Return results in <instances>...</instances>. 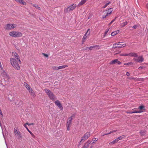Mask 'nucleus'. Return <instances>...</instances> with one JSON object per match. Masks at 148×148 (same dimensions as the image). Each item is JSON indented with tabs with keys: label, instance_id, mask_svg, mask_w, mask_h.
<instances>
[{
	"label": "nucleus",
	"instance_id": "1",
	"mask_svg": "<svg viewBox=\"0 0 148 148\" xmlns=\"http://www.w3.org/2000/svg\"><path fill=\"white\" fill-rule=\"evenodd\" d=\"M10 63L12 66L15 69L19 70L20 69L19 64V61L17 59H15L13 58H11L10 59Z\"/></svg>",
	"mask_w": 148,
	"mask_h": 148
},
{
	"label": "nucleus",
	"instance_id": "2",
	"mask_svg": "<svg viewBox=\"0 0 148 148\" xmlns=\"http://www.w3.org/2000/svg\"><path fill=\"white\" fill-rule=\"evenodd\" d=\"M45 91L47 93L49 98L52 100H55L56 98L53 93L47 89H45Z\"/></svg>",
	"mask_w": 148,
	"mask_h": 148
},
{
	"label": "nucleus",
	"instance_id": "3",
	"mask_svg": "<svg viewBox=\"0 0 148 148\" xmlns=\"http://www.w3.org/2000/svg\"><path fill=\"white\" fill-rule=\"evenodd\" d=\"M9 35L12 37H20L22 36V34L21 32H16L15 31H12L10 32L9 33Z\"/></svg>",
	"mask_w": 148,
	"mask_h": 148
},
{
	"label": "nucleus",
	"instance_id": "4",
	"mask_svg": "<svg viewBox=\"0 0 148 148\" xmlns=\"http://www.w3.org/2000/svg\"><path fill=\"white\" fill-rule=\"evenodd\" d=\"M77 6L76 4H73L72 5L69 6L67 8L64 9V11L65 12H67L71 11H72L76 8Z\"/></svg>",
	"mask_w": 148,
	"mask_h": 148
},
{
	"label": "nucleus",
	"instance_id": "5",
	"mask_svg": "<svg viewBox=\"0 0 148 148\" xmlns=\"http://www.w3.org/2000/svg\"><path fill=\"white\" fill-rule=\"evenodd\" d=\"M126 44H123V42H118L117 44L115 43L113 45V47L114 48L118 47L119 48H122L125 47Z\"/></svg>",
	"mask_w": 148,
	"mask_h": 148
},
{
	"label": "nucleus",
	"instance_id": "6",
	"mask_svg": "<svg viewBox=\"0 0 148 148\" xmlns=\"http://www.w3.org/2000/svg\"><path fill=\"white\" fill-rule=\"evenodd\" d=\"M16 25L14 24H8L5 25V28L8 30L12 29L15 28Z\"/></svg>",
	"mask_w": 148,
	"mask_h": 148
},
{
	"label": "nucleus",
	"instance_id": "7",
	"mask_svg": "<svg viewBox=\"0 0 148 148\" xmlns=\"http://www.w3.org/2000/svg\"><path fill=\"white\" fill-rule=\"evenodd\" d=\"M14 132L16 135V137L18 138H21V133L18 130H16L15 128L14 129Z\"/></svg>",
	"mask_w": 148,
	"mask_h": 148
},
{
	"label": "nucleus",
	"instance_id": "8",
	"mask_svg": "<svg viewBox=\"0 0 148 148\" xmlns=\"http://www.w3.org/2000/svg\"><path fill=\"white\" fill-rule=\"evenodd\" d=\"M134 60L136 62H141L144 61V58H143V56H140L138 57L137 58H134Z\"/></svg>",
	"mask_w": 148,
	"mask_h": 148
},
{
	"label": "nucleus",
	"instance_id": "9",
	"mask_svg": "<svg viewBox=\"0 0 148 148\" xmlns=\"http://www.w3.org/2000/svg\"><path fill=\"white\" fill-rule=\"evenodd\" d=\"M90 29H89L87 30V31L86 33L85 34V35L84 36L83 39H82V41L83 42H84L85 41V40H86L87 37L89 35H90Z\"/></svg>",
	"mask_w": 148,
	"mask_h": 148
},
{
	"label": "nucleus",
	"instance_id": "10",
	"mask_svg": "<svg viewBox=\"0 0 148 148\" xmlns=\"http://www.w3.org/2000/svg\"><path fill=\"white\" fill-rule=\"evenodd\" d=\"M12 56L13 57L15 58H16V59L18 60V61H19V63L20 64L21 63V62L20 60L19 56L17 53H16L15 52H12Z\"/></svg>",
	"mask_w": 148,
	"mask_h": 148
},
{
	"label": "nucleus",
	"instance_id": "11",
	"mask_svg": "<svg viewBox=\"0 0 148 148\" xmlns=\"http://www.w3.org/2000/svg\"><path fill=\"white\" fill-rule=\"evenodd\" d=\"M55 103L56 105L61 110H62L63 108L62 105L61 103L58 100H57L55 102Z\"/></svg>",
	"mask_w": 148,
	"mask_h": 148
},
{
	"label": "nucleus",
	"instance_id": "12",
	"mask_svg": "<svg viewBox=\"0 0 148 148\" xmlns=\"http://www.w3.org/2000/svg\"><path fill=\"white\" fill-rule=\"evenodd\" d=\"M90 133L89 132H86L82 137L81 140V141L85 140L87 139L90 136Z\"/></svg>",
	"mask_w": 148,
	"mask_h": 148
},
{
	"label": "nucleus",
	"instance_id": "13",
	"mask_svg": "<svg viewBox=\"0 0 148 148\" xmlns=\"http://www.w3.org/2000/svg\"><path fill=\"white\" fill-rule=\"evenodd\" d=\"M112 11V10L111 8L109 9L107 11L106 14V15H103L102 18H106L107 16L110 14Z\"/></svg>",
	"mask_w": 148,
	"mask_h": 148
},
{
	"label": "nucleus",
	"instance_id": "14",
	"mask_svg": "<svg viewBox=\"0 0 148 148\" xmlns=\"http://www.w3.org/2000/svg\"><path fill=\"white\" fill-rule=\"evenodd\" d=\"M1 74L4 79L8 80L9 78V76L4 71H3Z\"/></svg>",
	"mask_w": 148,
	"mask_h": 148
},
{
	"label": "nucleus",
	"instance_id": "15",
	"mask_svg": "<svg viewBox=\"0 0 148 148\" xmlns=\"http://www.w3.org/2000/svg\"><path fill=\"white\" fill-rule=\"evenodd\" d=\"M27 90H29V93H30L31 95L32 96L34 97L35 96V93L33 92L32 88L30 87Z\"/></svg>",
	"mask_w": 148,
	"mask_h": 148
},
{
	"label": "nucleus",
	"instance_id": "16",
	"mask_svg": "<svg viewBox=\"0 0 148 148\" xmlns=\"http://www.w3.org/2000/svg\"><path fill=\"white\" fill-rule=\"evenodd\" d=\"M100 46L99 45H95L92 46H91L87 47V49L91 50L93 48H96V49H99Z\"/></svg>",
	"mask_w": 148,
	"mask_h": 148
},
{
	"label": "nucleus",
	"instance_id": "17",
	"mask_svg": "<svg viewBox=\"0 0 148 148\" xmlns=\"http://www.w3.org/2000/svg\"><path fill=\"white\" fill-rule=\"evenodd\" d=\"M138 111H137V112H139L140 111L141 112H138V113H140L142 112H144L145 110L144 107L143 106H140L138 107Z\"/></svg>",
	"mask_w": 148,
	"mask_h": 148
},
{
	"label": "nucleus",
	"instance_id": "18",
	"mask_svg": "<svg viewBox=\"0 0 148 148\" xmlns=\"http://www.w3.org/2000/svg\"><path fill=\"white\" fill-rule=\"evenodd\" d=\"M128 56L134 57L138 56V54L132 52L128 54Z\"/></svg>",
	"mask_w": 148,
	"mask_h": 148
},
{
	"label": "nucleus",
	"instance_id": "19",
	"mask_svg": "<svg viewBox=\"0 0 148 148\" xmlns=\"http://www.w3.org/2000/svg\"><path fill=\"white\" fill-rule=\"evenodd\" d=\"M22 4L25 5L26 3L22 0H14Z\"/></svg>",
	"mask_w": 148,
	"mask_h": 148
},
{
	"label": "nucleus",
	"instance_id": "20",
	"mask_svg": "<svg viewBox=\"0 0 148 148\" xmlns=\"http://www.w3.org/2000/svg\"><path fill=\"white\" fill-rule=\"evenodd\" d=\"M87 0H82L77 5V6L80 7L84 4L86 1Z\"/></svg>",
	"mask_w": 148,
	"mask_h": 148
},
{
	"label": "nucleus",
	"instance_id": "21",
	"mask_svg": "<svg viewBox=\"0 0 148 148\" xmlns=\"http://www.w3.org/2000/svg\"><path fill=\"white\" fill-rule=\"evenodd\" d=\"M24 127L26 128L27 130L29 132L30 134L33 137H35L34 135L29 130L28 127H27V126H26V124H24Z\"/></svg>",
	"mask_w": 148,
	"mask_h": 148
},
{
	"label": "nucleus",
	"instance_id": "22",
	"mask_svg": "<svg viewBox=\"0 0 148 148\" xmlns=\"http://www.w3.org/2000/svg\"><path fill=\"white\" fill-rule=\"evenodd\" d=\"M72 119H73L72 118H69L68 119V121L67 122L66 125L70 126V125L71 124V121Z\"/></svg>",
	"mask_w": 148,
	"mask_h": 148
},
{
	"label": "nucleus",
	"instance_id": "23",
	"mask_svg": "<svg viewBox=\"0 0 148 148\" xmlns=\"http://www.w3.org/2000/svg\"><path fill=\"white\" fill-rule=\"evenodd\" d=\"M119 30H117L116 31H115L114 32H113L111 33V35L112 36H114L115 35H116L117 34L119 33Z\"/></svg>",
	"mask_w": 148,
	"mask_h": 148
},
{
	"label": "nucleus",
	"instance_id": "24",
	"mask_svg": "<svg viewBox=\"0 0 148 148\" xmlns=\"http://www.w3.org/2000/svg\"><path fill=\"white\" fill-rule=\"evenodd\" d=\"M68 66L67 65H62L61 66H59L58 67V69H64L66 67H67Z\"/></svg>",
	"mask_w": 148,
	"mask_h": 148
},
{
	"label": "nucleus",
	"instance_id": "25",
	"mask_svg": "<svg viewBox=\"0 0 148 148\" xmlns=\"http://www.w3.org/2000/svg\"><path fill=\"white\" fill-rule=\"evenodd\" d=\"M118 59H115L113 60H112L111 61L110 63V64H115L116 63H117V61Z\"/></svg>",
	"mask_w": 148,
	"mask_h": 148
},
{
	"label": "nucleus",
	"instance_id": "26",
	"mask_svg": "<svg viewBox=\"0 0 148 148\" xmlns=\"http://www.w3.org/2000/svg\"><path fill=\"white\" fill-rule=\"evenodd\" d=\"M118 141L117 140V139H115L113 141L110 142L109 144L110 145H113V144H114L116 143Z\"/></svg>",
	"mask_w": 148,
	"mask_h": 148
},
{
	"label": "nucleus",
	"instance_id": "27",
	"mask_svg": "<svg viewBox=\"0 0 148 148\" xmlns=\"http://www.w3.org/2000/svg\"><path fill=\"white\" fill-rule=\"evenodd\" d=\"M124 136L123 135L122 136L118 137L117 138H116V139L118 141L119 140H121L122 139H123L124 138Z\"/></svg>",
	"mask_w": 148,
	"mask_h": 148
},
{
	"label": "nucleus",
	"instance_id": "28",
	"mask_svg": "<svg viewBox=\"0 0 148 148\" xmlns=\"http://www.w3.org/2000/svg\"><path fill=\"white\" fill-rule=\"evenodd\" d=\"M110 3V2L108 1L107 3L105 5L102 7L103 8H106L108 5Z\"/></svg>",
	"mask_w": 148,
	"mask_h": 148
},
{
	"label": "nucleus",
	"instance_id": "29",
	"mask_svg": "<svg viewBox=\"0 0 148 148\" xmlns=\"http://www.w3.org/2000/svg\"><path fill=\"white\" fill-rule=\"evenodd\" d=\"M97 138H93L92 139V144H94L96 142V141H97Z\"/></svg>",
	"mask_w": 148,
	"mask_h": 148
},
{
	"label": "nucleus",
	"instance_id": "30",
	"mask_svg": "<svg viewBox=\"0 0 148 148\" xmlns=\"http://www.w3.org/2000/svg\"><path fill=\"white\" fill-rule=\"evenodd\" d=\"M90 142L89 141H88L85 144V145L84 146V147H85L87 148V147L88 146V145L90 144Z\"/></svg>",
	"mask_w": 148,
	"mask_h": 148
},
{
	"label": "nucleus",
	"instance_id": "31",
	"mask_svg": "<svg viewBox=\"0 0 148 148\" xmlns=\"http://www.w3.org/2000/svg\"><path fill=\"white\" fill-rule=\"evenodd\" d=\"M133 64V63L132 62H130L128 63H125L124 64V65H132Z\"/></svg>",
	"mask_w": 148,
	"mask_h": 148
},
{
	"label": "nucleus",
	"instance_id": "32",
	"mask_svg": "<svg viewBox=\"0 0 148 148\" xmlns=\"http://www.w3.org/2000/svg\"><path fill=\"white\" fill-rule=\"evenodd\" d=\"M34 6V7H35L36 8L38 9V10H40V8L39 7V6L37 5H33Z\"/></svg>",
	"mask_w": 148,
	"mask_h": 148
},
{
	"label": "nucleus",
	"instance_id": "33",
	"mask_svg": "<svg viewBox=\"0 0 148 148\" xmlns=\"http://www.w3.org/2000/svg\"><path fill=\"white\" fill-rule=\"evenodd\" d=\"M108 31H109L108 29H107L105 31V33L103 35L104 37H105L106 36V35L107 33L108 32Z\"/></svg>",
	"mask_w": 148,
	"mask_h": 148
},
{
	"label": "nucleus",
	"instance_id": "34",
	"mask_svg": "<svg viewBox=\"0 0 148 148\" xmlns=\"http://www.w3.org/2000/svg\"><path fill=\"white\" fill-rule=\"evenodd\" d=\"M116 131H115V130H114V131H111L110 132H109V133H108V134H104V135H103V136L104 135H107V134H111L112 133H113L114 132H115Z\"/></svg>",
	"mask_w": 148,
	"mask_h": 148
},
{
	"label": "nucleus",
	"instance_id": "35",
	"mask_svg": "<svg viewBox=\"0 0 148 148\" xmlns=\"http://www.w3.org/2000/svg\"><path fill=\"white\" fill-rule=\"evenodd\" d=\"M58 67H56V66H54L52 67L53 69L55 70H58Z\"/></svg>",
	"mask_w": 148,
	"mask_h": 148
},
{
	"label": "nucleus",
	"instance_id": "36",
	"mask_svg": "<svg viewBox=\"0 0 148 148\" xmlns=\"http://www.w3.org/2000/svg\"><path fill=\"white\" fill-rule=\"evenodd\" d=\"M140 112V111L137 112V111H130V114H132V113H137L138 112Z\"/></svg>",
	"mask_w": 148,
	"mask_h": 148
},
{
	"label": "nucleus",
	"instance_id": "37",
	"mask_svg": "<svg viewBox=\"0 0 148 148\" xmlns=\"http://www.w3.org/2000/svg\"><path fill=\"white\" fill-rule=\"evenodd\" d=\"M127 21H125L123 23V27H124L125 26V25H127Z\"/></svg>",
	"mask_w": 148,
	"mask_h": 148
},
{
	"label": "nucleus",
	"instance_id": "38",
	"mask_svg": "<svg viewBox=\"0 0 148 148\" xmlns=\"http://www.w3.org/2000/svg\"><path fill=\"white\" fill-rule=\"evenodd\" d=\"M25 87H26V88L27 89H29V88L30 87L29 86V85H28V84L26 83Z\"/></svg>",
	"mask_w": 148,
	"mask_h": 148
},
{
	"label": "nucleus",
	"instance_id": "39",
	"mask_svg": "<svg viewBox=\"0 0 148 148\" xmlns=\"http://www.w3.org/2000/svg\"><path fill=\"white\" fill-rule=\"evenodd\" d=\"M25 124H26V126H27V125H33L34 124L33 123H26Z\"/></svg>",
	"mask_w": 148,
	"mask_h": 148
},
{
	"label": "nucleus",
	"instance_id": "40",
	"mask_svg": "<svg viewBox=\"0 0 148 148\" xmlns=\"http://www.w3.org/2000/svg\"><path fill=\"white\" fill-rule=\"evenodd\" d=\"M120 55L121 56H128L127 54H120Z\"/></svg>",
	"mask_w": 148,
	"mask_h": 148
},
{
	"label": "nucleus",
	"instance_id": "41",
	"mask_svg": "<svg viewBox=\"0 0 148 148\" xmlns=\"http://www.w3.org/2000/svg\"><path fill=\"white\" fill-rule=\"evenodd\" d=\"M67 127V130H70V125H66Z\"/></svg>",
	"mask_w": 148,
	"mask_h": 148
},
{
	"label": "nucleus",
	"instance_id": "42",
	"mask_svg": "<svg viewBox=\"0 0 148 148\" xmlns=\"http://www.w3.org/2000/svg\"><path fill=\"white\" fill-rule=\"evenodd\" d=\"M75 114H72V116H71V117L70 118H71L73 119V118L75 117Z\"/></svg>",
	"mask_w": 148,
	"mask_h": 148
},
{
	"label": "nucleus",
	"instance_id": "43",
	"mask_svg": "<svg viewBox=\"0 0 148 148\" xmlns=\"http://www.w3.org/2000/svg\"><path fill=\"white\" fill-rule=\"evenodd\" d=\"M116 63H117L118 64H120L121 63V62L119 61L118 60V59Z\"/></svg>",
	"mask_w": 148,
	"mask_h": 148
},
{
	"label": "nucleus",
	"instance_id": "44",
	"mask_svg": "<svg viewBox=\"0 0 148 148\" xmlns=\"http://www.w3.org/2000/svg\"><path fill=\"white\" fill-rule=\"evenodd\" d=\"M116 19V18L114 19L113 20H112L111 22L109 24V25H111V24H112L113 22L114 21H115V19Z\"/></svg>",
	"mask_w": 148,
	"mask_h": 148
},
{
	"label": "nucleus",
	"instance_id": "45",
	"mask_svg": "<svg viewBox=\"0 0 148 148\" xmlns=\"http://www.w3.org/2000/svg\"><path fill=\"white\" fill-rule=\"evenodd\" d=\"M43 54L46 57H48V55L47 54L45 53H43Z\"/></svg>",
	"mask_w": 148,
	"mask_h": 148
},
{
	"label": "nucleus",
	"instance_id": "46",
	"mask_svg": "<svg viewBox=\"0 0 148 148\" xmlns=\"http://www.w3.org/2000/svg\"><path fill=\"white\" fill-rule=\"evenodd\" d=\"M126 75L127 76H130V73L128 72H127L126 73Z\"/></svg>",
	"mask_w": 148,
	"mask_h": 148
},
{
	"label": "nucleus",
	"instance_id": "47",
	"mask_svg": "<svg viewBox=\"0 0 148 148\" xmlns=\"http://www.w3.org/2000/svg\"><path fill=\"white\" fill-rule=\"evenodd\" d=\"M133 111H138V110H137V109L134 108V109H133L132 110Z\"/></svg>",
	"mask_w": 148,
	"mask_h": 148
},
{
	"label": "nucleus",
	"instance_id": "48",
	"mask_svg": "<svg viewBox=\"0 0 148 148\" xmlns=\"http://www.w3.org/2000/svg\"><path fill=\"white\" fill-rule=\"evenodd\" d=\"M132 27H133V28L134 29H136L137 27V26H136V25H134Z\"/></svg>",
	"mask_w": 148,
	"mask_h": 148
},
{
	"label": "nucleus",
	"instance_id": "49",
	"mask_svg": "<svg viewBox=\"0 0 148 148\" xmlns=\"http://www.w3.org/2000/svg\"><path fill=\"white\" fill-rule=\"evenodd\" d=\"M0 67L1 69H2L3 67H2V66L1 65V62H0Z\"/></svg>",
	"mask_w": 148,
	"mask_h": 148
},
{
	"label": "nucleus",
	"instance_id": "50",
	"mask_svg": "<svg viewBox=\"0 0 148 148\" xmlns=\"http://www.w3.org/2000/svg\"><path fill=\"white\" fill-rule=\"evenodd\" d=\"M143 67H142V66H140V67H139L138 69H143Z\"/></svg>",
	"mask_w": 148,
	"mask_h": 148
},
{
	"label": "nucleus",
	"instance_id": "51",
	"mask_svg": "<svg viewBox=\"0 0 148 148\" xmlns=\"http://www.w3.org/2000/svg\"><path fill=\"white\" fill-rule=\"evenodd\" d=\"M146 7L147 8H148V3H147V4L146 5Z\"/></svg>",
	"mask_w": 148,
	"mask_h": 148
},
{
	"label": "nucleus",
	"instance_id": "52",
	"mask_svg": "<svg viewBox=\"0 0 148 148\" xmlns=\"http://www.w3.org/2000/svg\"><path fill=\"white\" fill-rule=\"evenodd\" d=\"M1 84H2V85H4L6 84H3V83H1Z\"/></svg>",
	"mask_w": 148,
	"mask_h": 148
},
{
	"label": "nucleus",
	"instance_id": "53",
	"mask_svg": "<svg viewBox=\"0 0 148 148\" xmlns=\"http://www.w3.org/2000/svg\"><path fill=\"white\" fill-rule=\"evenodd\" d=\"M126 112L127 113H130V112Z\"/></svg>",
	"mask_w": 148,
	"mask_h": 148
},
{
	"label": "nucleus",
	"instance_id": "54",
	"mask_svg": "<svg viewBox=\"0 0 148 148\" xmlns=\"http://www.w3.org/2000/svg\"><path fill=\"white\" fill-rule=\"evenodd\" d=\"M0 125L1 126V123H0Z\"/></svg>",
	"mask_w": 148,
	"mask_h": 148
}]
</instances>
